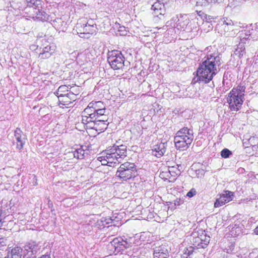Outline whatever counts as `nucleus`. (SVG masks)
<instances>
[{
	"label": "nucleus",
	"mask_w": 258,
	"mask_h": 258,
	"mask_svg": "<svg viewBox=\"0 0 258 258\" xmlns=\"http://www.w3.org/2000/svg\"><path fill=\"white\" fill-rule=\"evenodd\" d=\"M221 63L219 54L214 53L207 55L197 69V77L192 79V82L205 84L210 82L219 71Z\"/></svg>",
	"instance_id": "nucleus-1"
},
{
	"label": "nucleus",
	"mask_w": 258,
	"mask_h": 258,
	"mask_svg": "<svg viewBox=\"0 0 258 258\" xmlns=\"http://www.w3.org/2000/svg\"><path fill=\"white\" fill-rule=\"evenodd\" d=\"M127 147L125 145H118L117 143L109 147L98 159L102 165L120 163L127 156Z\"/></svg>",
	"instance_id": "nucleus-2"
},
{
	"label": "nucleus",
	"mask_w": 258,
	"mask_h": 258,
	"mask_svg": "<svg viewBox=\"0 0 258 258\" xmlns=\"http://www.w3.org/2000/svg\"><path fill=\"white\" fill-rule=\"evenodd\" d=\"M194 138L192 129L187 127L181 128L176 133L174 139L176 148L180 151L186 150L192 142Z\"/></svg>",
	"instance_id": "nucleus-3"
},
{
	"label": "nucleus",
	"mask_w": 258,
	"mask_h": 258,
	"mask_svg": "<svg viewBox=\"0 0 258 258\" xmlns=\"http://www.w3.org/2000/svg\"><path fill=\"white\" fill-rule=\"evenodd\" d=\"M137 174L135 164L126 162L121 164L118 168L115 176L121 181H127L135 178Z\"/></svg>",
	"instance_id": "nucleus-4"
},
{
	"label": "nucleus",
	"mask_w": 258,
	"mask_h": 258,
	"mask_svg": "<svg viewBox=\"0 0 258 258\" xmlns=\"http://www.w3.org/2000/svg\"><path fill=\"white\" fill-rule=\"evenodd\" d=\"M107 61L114 70L122 69L125 66H127L129 63L128 61H125V58L122 53L117 50L108 51Z\"/></svg>",
	"instance_id": "nucleus-5"
},
{
	"label": "nucleus",
	"mask_w": 258,
	"mask_h": 258,
	"mask_svg": "<svg viewBox=\"0 0 258 258\" xmlns=\"http://www.w3.org/2000/svg\"><path fill=\"white\" fill-rule=\"evenodd\" d=\"M25 11L30 13L29 17L34 20L45 22L49 20V15L42 9L41 4L38 7H26Z\"/></svg>",
	"instance_id": "nucleus-6"
},
{
	"label": "nucleus",
	"mask_w": 258,
	"mask_h": 258,
	"mask_svg": "<svg viewBox=\"0 0 258 258\" xmlns=\"http://www.w3.org/2000/svg\"><path fill=\"white\" fill-rule=\"evenodd\" d=\"M243 100L244 98L239 96L236 91H231L227 97V102L231 111H238L241 108Z\"/></svg>",
	"instance_id": "nucleus-7"
},
{
	"label": "nucleus",
	"mask_w": 258,
	"mask_h": 258,
	"mask_svg": "<svg viewBox=\"0 0 258 258\" xmlns=\"http://www.w3.org/2000/svg\"><path fill=\"white\" fill-rule=\"evenodd\" d=\"M191 236V241L192 242L193 246L197 249L205 248L209 244L210 240V236L207 235L204 232H202L200 236L198 233H194Z\"/></svg>",
	"instance_id": "nucleus-8"
},
{
	"label": "nucleus",
	"mask_w": 258,
	"mask_h": 258,
	"mask_svg": "<svg viewBox=\"0 0 258 258\" xmlns=\"http://www.w3.org/2000/svg\"><path fill=\"white\" fill-rule=\"evenodd\" d=\"M38 249V246L35 242H29L24 246L23 250V258H35Z\"/></svg>",
	"instance_id": "nucleus-9"
},
{
	"label": "nucleus",
	"mask_w": 258,
	"mask_h": 258,
	"mask_svg": "<svg viewBox=\"0 0 258 258\" xmlns=\"http://www.w3.org/2000/svg\"><path fill=\"white\" fill-rule=\"evenodd\" d=\"M172 20L175 23L174 26L180 30H184L189 22L187 15L185 14L177 15L175 17L172 18Z\"/></svg>",
	"instance_id": "nucleus-10"
},
{
	"label": "nucleus",
	"mask_w": 258,
	"mask_h": 258,
	"mask_svg": "<svg viewBox=\"0 0 258 258\" xmlns=\"http://www.w3.org/2000/svg\"><path fill=\"white\" fill-rule=\"evenodd\" d=\"M233 192L230 191H225L224 194L220 195V198L217 199L214 203V207H221L226 203L232 200Z\"/></svg>",
	"instance_id": "nucleus-11"
},
{
	"label": "nucleus",
	"mask_w": 258,
	"mask_h": 258,
	"mask_svg": "<svg viewBox=\"0 0 258 258\" xmlns=\"http://www.w3.org/2000/svg\"><path fill=\"white\" fill-rule=\"evenodd\" d=\"M14 136L17 141V148L21 150L26 143L27 138L26 135L23 133L22 130L17 127L15 131Z\"/></svg>",
	"instance_id": "nucleus-12"
},
{
	"label": "nucleus",
	"mask_w": 258,
	"mask_h": 258,
	"mask_svg": "<svg viewBox=\"0 0 258 258\" xmlns=\"http://www.w3.org/2000/svg\"><path fill=\"white\" fill-rule=\"evenodd\" d=\"M151 10L153 11L152 14L155 17L161 19L165 13L164 4L159 1H157L152 5Z\"/></svg>",
	"instance_id": "nucleus-13"
},
{
	"label": "nucleus",
	"mask_w": 258,
	"mask_h": 258,
	"mask_svg": "<svg viewBox=\"0 0 258 258\" xmlns=\"http://www.w3.org/2000/svg\"><path fill=\"white\" fill-rule=\"evenodd\" d=\"M154 258H168L169 252L166 245L156 246L154 248Z\"/></svg>",
	"instance_id": "nucleus-14"
},
{
	"label": "nucleus",
	"mask_w": 258,
	"mask_h": 258,
	"mask_svg": "<svg viewBox=\"0 0 258 258\" xmlns=\"http://www.w3.org/2000/svg\"><path fill=\"white\" fill-rule=\"evenodd\" d=\"M76 95L73 92L63 94V96L59 98V104L67 106L76 100Z\"/></svg>",
	"instance_id": "nucleus-15"
},
{
	"label": "nucleus",
	"mask_w": 258,
	"mask_h": 258,
	"mask_svg": "<svg viewBox=\"0 0 258 258\" xmlns=\"http://www.w3.org/2000/svg\"><path fill=\"white\" fill-rule=\"evenodd\" d=\"M166 150V144L160 143L154 145L152 149V154L157 157H160L163 156Z\"/></svg>",
	"instance_id": "nucleus-16"
},
{
	"label": "nucleus",
	"mask_w": 258,
	"mask_h": 258,
	"mask_svg": "<svg viewBox=\"0 0 258 258\" xmlns=\"http://www.w3.org/2000/svg\"><path fill=\"white\" fill-rule=\"evenodd\" d=\"M108 117L107 116H103V119H96V126L95 130L99 131L100 132H103L105 131L108 126L109 122H107Z\"/></svg>",
	"instance_id": "nucleus-17"
},
{
	"label": "nucleus",
	"mask_w": 258,
	"mask_h": 258,
	"mask_svg": "<svg viewBox=\"0 0 258 258\" xmlns=\"http://www.w3.org/2000/svg\"><path fill=\"white\" fill-rule=\"evenodd\" d=\"M52 25L53 26L58 30L65 31L67 29V23L63 21L61 18H57L52 21Z\"/></svg>",
	"instance_id": "nucleus-18"
},
{
	"label": "nucleus",
	"mask_w": 258,
	"mask_h": 258,
	"mask_svg": "<svg viewBox=\"0 0 258 258\" xmlns=\"http://www.w3.org/2000/svg\"><path fill=\"white\" fill-rule=\"evenodd\" d=\"M23 249L21 247L16 246L9 251L6 258H21L22 256Z\"/></svg>",
	"instance_id": "nucleus-19"
},
{
	"label": "nucleus",
	"mask_w": 258,
	"mask_h": 258,
	"mask_svg": "<svg viewBox=\"0 0 258 258\" xmlns=\"http://www.w3.org/2000/svg\"><path fill=\"white\" fill-rule=\"evenodd\" d=\"M245 53V47L243 42H240L237 45V47L235 49L234 52L232 55L234 58L237 57L238 58H240L243 54Z\"/></svg>",
	"instance_id": "nucleus-20"
},
{
	"label": "nucleus",
	"mask_w": 258,
	"mask_h": 258,
	"mask_svg": "<svg viewBox=\"0 0 258 258\" xmlns=\"http://www.w3.org/2000/svg\"><path fill=\"white\" fill-rule=\"evenodd\" d=\"M54 51V49L50 45H47L43 48L42 52L40 53L39 56L42 59L48 58L51 56Z\"/></svg>",
	"instance_id": "nucleus-21"
},
{
	"label": "nucleus",
	"mask_w": 258,
	"mask_h": 258,
	"mask_svg": "<svg viewBox=\"0 0 258 258\" xmlns=\"http://www.w3.org/2000/svg\"><path fill=\"white\" fill-rule=\"evenodd\" d=\"M12 200L10 201L9 204H8V202L7 201L2 200V204L0 206V210L5 212L4 213L6 214V218L12 212Z\"/></svg>",
	"instance_id": "nucleus-22"
},
{
	"label": "nucleus",
	"mask_w": 258,
	"mask_h": 258,
	"mask_svg": "<svg viewBox=\"0 0 258 258\" xmlns=\"http://www.w3.org/2000/svg\"><path fill=\"white\" fill-rule=\"evenodd\" d=\"M73 154L75 158L82 159L85 157V154H87V153L83 149V146H81L80 148L76 149Z\"/></svg>",
	"instance_id": "nucleus-23"
},
{
	"label": "nucleus",
	"mask_w": 258,
	"mask_h": 258,
	"mask_svg": "<svg viewBox=\"0 0 258 258\" xmlns=\"http://www.w3.org/2000/svg\"><path fill=\"white\" fill-rule=\"evenodd\" d=\"M89 107H92L93 109V111L95 113L96 111L98 110L99 109H102L105 107V106L102 102L101 101H96V102H92L89 103Z\"/></svg>",
	"instance_id": "nucleus-24"
},
{
	"label": "nucleus",
	"mask_w": 258,
	"mask_h": 258,
	"mask_svg": "<svg viewBox=\"0 0 258 258\" xmlns=\"http://www.w3.org/2000/svg\"><path fill=\"white\" fill-rule=\"evenodd\" d=\"M221 22L223 23L224 26L227 27V30H233L234 23L231 19L224 18L221 20Z\"/></svg>",
	"instance_id": "nucleus-25"
},
{
	"label": "nucleus",
	"mask_w": 258,
	"mask_h": 258,
	"mask_svg": "<svg viewBox=\"0 0 258 258\" xmlns=\"http://www.w3.org/2000/svg\"><path fill=\"white\" fill-rule=\"evenodd\" d=\"M95 119H97V118H96L95 115L94 113L92 114V115L91 114V116H82V122L85 125L91 122L93 120H95Z\"/></svg>",
	"instance_id": "nucleus-26"
},
{
	"label": "nucleus",
	"mask_w": 258,
	"mask_h": 258,
	"mask_svg": "<svg viewBox=\"0 0 258 258\" xmlns=\"http://www.w3.org/2000/svg\"><path fill=\"white\" fill-rule=\"evenodd\" d=\"M196 248L194 246H189L184 250V252L182 255V258H191L190 255L193 254L194 249Z\"/></svg>",
	"instance_id": "nucleus-27"
},
{
	"label": "nucleus",
	"mask_w": 258,
	"mask_h": 258,
	"mask_svg": "<svg viewBox=\"0 0 258 258\" xmlns=\"http://www.w3.org/2000/svg\"><path fill=\"white\" fill-rule=\"evenodd\" d=\"M245 88V86L242 85V84H241L240 85H238L237 88H233L231 91H236V92L237 94L238 93L239 96L244 98Z\"/></svg>",
	"instance_id": "nucleus-28"
},
{
	"label": "nucleus",
	"mask_w": 258,
	"mask_h": 258,
	"mask_svg": "<svg viewBox=\"0 0 258 258\" xmlns=\"http://www.w3.org/2000/svg\"><path fill=\"white\" fill-rule=\"evenodd\" d=\"M168 172L171 174L170 175L172 178L171 180L173 181L175 179V177L180 173L179 170H178L177 168H175L173 166L170 167Z\"/></svg>",
	"instance_id": "nucleus-29"
},
{
	"label": "nucleus",
	"mask_w": 258,
	"mask_h": 258,
	"mask_svg": "<svg viewBox=\"0 0 258 258\" xmlns=\"http://www.w3.org/2000/svg\"><path fill=\"white\" fill-rule=\"evenodd\" d=\"M106 112L105 107L102 109H99L97 111H96L94 114L95 115L96 118L97 119H103V116H106L105 115V113Z\"/></svg>",
	"instance_id": "nucleus-30"
},
{
	"label": "nucleus",
	"mask_w": 258,
	"mask_h": 258,
	"mask_svg": "<svg viewBox=\"0 0 258 258\" xmlns=\"http://www.w3.org/2000/svg\"><path fill=\"white\" fill-rule=\"evenodd\" d=\"M122 238L121 237H116L114 238L112 241L111 242V244L112 246L116 248L117 247H120V244L121 243Z\"/></svg>",
	"instance_id": "nucleus-31"
},
{
	"label": "nucleus",
	"mask_w": 258,
	"mask_h": 258,
	"mask_svg": "<svg viewBox=\"0 0 258 258\" xmlns=\"http://www.w3.org/2000/svg\"><path fill=\"white\" fill-rule=\"evenodd\" d=\"M27 3L28 7H38L39 5L41 4L42 2L41 0H26Z\"/></svg>",
	"instance_id": "nucleus-32"
},
{
	"label": "nucleus",
	"mask_w": 258,
	"mask_h": 258,
	"mask_svg": "<svg viewBox=\"0 0 258 258\" xmlns=\"http://www.w3.org/2000/svg\"><path fill=\"white\" fill-rule=\"evenodd\" d=\"M131 239L127 240L126 239L125 240L123 238L122 239L121 243L120 244V246L119 248H127L132 246V242L130 241Z\"/></svg>",
	"instance_id": "nucleus-33"
},
{
	"label": "nucleus",
	"mask_w": 258,
	"mask_h": 258,
	"mask_svg": "<svg viewBox=\"0 0 258 258\" xmlns=\"http://www.w3.org/2000/svg\"><path fill=\"white\" fill-rule=\"evenodd\" d=\"M89 25L85 24L83 28V33L85 34H93L95 32V28L91 29Z\"/></svg>",
	"instance_id": "nucleus-34"
},
{
	"label": "nucleus",
	"mask_w": 258,
	"mask_h": 258,
	"mask_svg": "<svg viewBox=\"0 0 258 258\" xmlns=\"http://www.w3.org/2000/svg\"><path fill=\"white\" fill-rule=\"evenodd\" d=\"M232 154V152L228 149H224L221 152V155L223 158H227Z\"/></svg>",
	"instance_id": "nucleus-35"
},
{
	"label": "nucleus",
	"mask_w": 258,
	"mask_h": 258,
	"mask_svg": "<svg viewBox=\"0 0 258 258\" xmlns=\"http://www.w3.org/2000/svg\"><path fill=\"white\" fill-rule=\"evenodd\" d=\"M170 174H171L168 171L162 172V173H160V176L162 178H165V179H168L169 181H172L173 180H171V179H172V178L171 177Z\"/></svg>",
	"instance_id": "nucleus-36"
},
{
	"label": "nucleus",
	"mask_w": 258,
	"mask_h": 258,
	"mask_svg": "<svg viewBox=\"0 0 258 258\" xmlns=\"http://www.w3.org/2000/svg\"><path fill=\"white\" fill-rule=\"evenodd\" d=\"M94 113L92 107H89V104L88 107L85 109L83 112V115L91 116V114Z\"/></svg>",
	"instance_id": "nucleus-37"
},
{
	"label": "nucleus",
	"mask_w": 258,
	"mask_h": 258,
	"mask_svg": "<svg viewBox=\"0 0 258 258\" xmlns=\"http://www.w3.org/2000/svg\"><path fill=\"white\" fill-rule=\"evenodd\" d=\"M70 89V88H69V86L66 85H61L58 88V92L64 94V93L68 92Z\"/></svg>",
	"instance_id": "nucleus-38"
},
{
	"label": "nucleus",
	"mask_w": 258,
	"mask_h": 258,
	"mask_svg": "<svg viewBox=\"0 0 258 258\" xmlns=\"http://www.w3.org/2000/svg\"><path fill=\"white\" fill-rule=\"evenodd\" d=\"M5 212L0 210V227L3 226V223L5 222L4 219L6 218V214Z\"/></svg>",
	"instance_id": "nucleus-39"
},
{
	"label": "nucleus",
	"mask_w": 258,
	"mask_h": 258,
	"mask_svg": "<svg viewBox=\"0 0 258 258\" xmlns=\"http://www.w3.org/2000/svg\"><path fill=\"white\" fill-rule=\"evenodd\" d=\"M209 5L206 0H198L197 2V6L206 7Z\"/></svg>",
	"instance_id": "nucleus-40"
},
{
	"label": "nucleus",
	"mask_w": 258,
	"mask_h": 258,
	"mask_svg": "<svg viewBox=\"0 0 258 258\" xmlns=\"http://www.w3.org/2000/svg\"><path fill=\"white\" fill-rule=\"evenodd\" d=\"M96 119H95V120H93V121H92L91 122H90L89 123L85 125L86 126L87 128L95 130V126H96Z\"/></svg>",
	"instance_id": "nucleus-41"
},
{
	"label": "nucleus",
	"mask_w": 258,
	"mask_h": 258,
	"mask_svg": "<svg viewBox=\"0 0 258 258\" xmlns=\"http://www.w3.org/2000/svg\"><path fill=\"white\" fill-rule=\"evenodd\" d=\"M113 222V220L110 218H105L104 220H102V222L103 223V225L105 226L106 225H109L111 224Z\"/></svg>",
	"instance_id": "nucleus-42"
},
{
	"label": "nucleus",
	"mask_w": 258,
	"mask_h": 258,
	"mask_svg": "<svg viewBox=\"0 0 258 258\" xmlns=\"http://www.w3.org/2000/svg\"><path fill=\"white\" fill-rule=\"evenodd\" d=\"M196 194V191L195 189L192 188L190 189L186 194V196L188 197L191 198L194 197Z\"/></svg>",
	"instance_id": "nucleus-43"
},
{
	"label": "nucleus",
	"mask_w": 258,
	"mask_h": 258,
	"mask_svg": "<svg viewBox=\"0 0 258 258\" xmlns=\"http://www.w3.org/2000/svg\"><path fill=\"white\" fill-rule=\"evenodd\" d=\"M7 245V239L0 236V248Z\"/></svg>",
	"instance_id": "nucleus-44"
},
{
	"label": "nucleus",
	"mask_w": 258,
	"mask_h": 258,
	"mask_svg": "<svg viewBox=\"0 0 258 258\" xmlns=\"http://www.w3.org/2000/svg\"><path fill=\"white\" fill-rule=\"evenodd\" d=\"M86 24L88 25V27H90L91 29L96 28V25L95 24L94 21L92 20L88 21Z\"/></svg>",
	"instance_id": "nucleus-45"
},
{
	"label": "nucleus",
	"mask_w": 258,
	"mask_h": 258,
	"mask_svg": "<svg viewBox=\"0 0 258 258\" xmlns=\"http://www.w3.org/2000/svg\"><path fill=\"white\" fill-rule=\"evenodd\" d=\"M183 203V201L180 199H177L174 201V205L176 206H179Z\"/></svg>",
	"instance_id": "nucleus-46"
},
{
	"label": "nucleus",
	"mask_w": 258,
	"mask_h": 258,
	"mask_svg": "<svg viewBox=\"0 0 258 258\" xmlns=\"http://www.w3.org/2000/svg\"><path fill=\"white\" fill-rule=\"evenodd\" d=\"M218 26L220 27H221V28L223 29H224V31L225 32H228L229 30H227L226 29H227V27H225V26H224L223 25V23H221L220 22V23L218 24Z\"/></svg>",
	"instance_id": "nucleus-47"
},
{
	"label": "nucleus",
	"mask_w": 258,
	"mask_h": 258,
	"mask_svg": "<svg viewBox=\"0 0 258 258\" xmlns=\"http://www.w3.org/2000/svg\"><path fill=\"white\" fill-rule=\"evenodd\" d=\"M54 94L57 97L58 101L59 102V98L60 97V96H63V94L58 92V90L54 93Z\"/></svg>",
	"instance_id": "nucleus-48"
},
{
	"label": "nucleus",
	"mask_w": 258,
	"mask_h": 258,
	"mask_svg": "<svg viewBox=\"0 0 258 258\" xmlns=\"http://www.w3.org/2000/svg\"><path fill=\"white\" fill-rule=\"evenodd\" d=\"M39 258H50L49 254H44L41 256Z\"/></svg>",
	"instance_id": "nucleus-49"
},
{
	"label": "nucleus",
	"mask_w": 258,
	"mask_h": 258,
	"mask_svg": "<svg viewBox=\"0 0 258 258\" xmlns=\"http://www.w3.org/2000/svg\"><path fill=\"white\" fill-rule=\"evenodd\" d=\"M244 34L245 36H250V32L249 31H244Z\"/></svg>",
	"instance_id": "nucleus-50"
},
{
	"label": "nucleus",
	"mask_w": 258,
	"mask_h": 258,
	"mask_svg": "<svg viewBox=\"0 0 258 258\" xmlns=\"http://www.w3.org/2000/svg\"><path fill=\"white\" fill-rule=\"evenodd\" d=\"M254 232L255 233V234H258V225L256 226V227L254 229Z\"/></svg>",
	"instance_id": "nucleus-51"
},
{
	"label": "nucleus",
	"mask_w": 258,
	"mask_h": 258,
	"mask_svg": "<svg viewBox=\"0 0 258 258\" xmlns=\"http://www.w3.org/2000/svg\"><path fill=\"white\" fill-rule=\"evenodd\" d=\"M207 2H208V3L210 4L211 3H213L214 2V0H206Z\"/></svg>",
	"instance_id": "nucleus-52"
},
{
	"label": "nucleus",
	"mask_w": 258,
	"mask_h": 258,
	"mask_svg": "<svg viewBox=\"0 0 258 258\" xmlns=\"http://www.w3.org/2000/svg\"><path fill=\"white\" fill-rule=\"evenodd\" d=\"M222 0H214V2H213V3H220L221 2H222Z\"/></svg>",
	"instance_id": "nucleus-53"
},
{
	"label": "nucleus",
	"mask_w": 258,
	"mask_h": 258,
	"mask_svg": "<svg viewBox=\"0 0 258 258\" xmlns=\"http://www.w3.org/2000/svg\"><path fill=\"white\" fill-rule=\"evenodd\" d=\"M207 19L208 20H210L211 19H213V18H212V17H211V16H208V18H207Z\"/></svg>",
	"instance_id": "nucleus-54"
},
{
	"label": "nucleus",
	"mask_w": 258,
	"mask_h": 258,
	"mask_svg": "<svg viewBox=\"0 0 258 258\" xmlns=\"http://www.w3.org/2000/svg\"><path fill=\"white\" fill-rule=\"evenodd\" d=\"M126 34V31H125V33L122 34L123 35H125Z\"/></svg>",
	"instance_id": "nucleus-55"
},
{
	"label": "nucleus",
	"mask_w": 258,
	"mask_h": 258,
	"mask_svg": "<svg viewBox=\"0 0 258 258\" xmlns=\"http://www.w3.org/2000/svg\"><path fill=\"white\" fill-rule=\"evenodd\" d=\"M257 29H258V24L256 26Z\"/></svg>",
	"instance_id": "nucleus-56"
},
{
	"label": "nucleus",
	"mask_w": 258,
	"mask_h": 258,
	"mask_svg": "<svg viewBox=\"0 0 258 258\" xmlns=\"http://www.w3.org/2000/svg\"><path fill=\"white\" fill-rule=\"evenodd\" d=\"M257 258H258V256H257Z\"/></svg>",
	"instance_id": "nucleus-57"
}]
</instances>
